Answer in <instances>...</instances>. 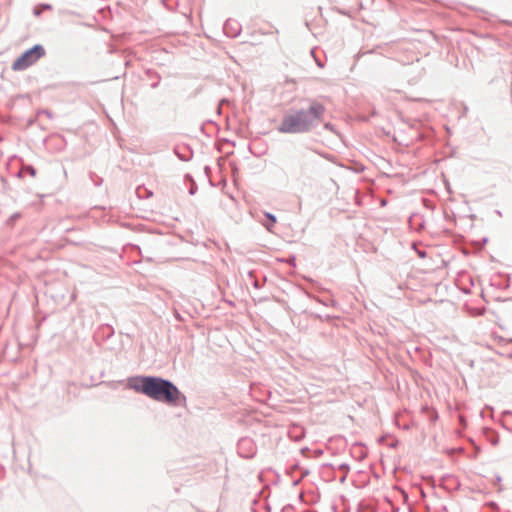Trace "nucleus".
<instances>
[{"mask_svg": "<svg viewBox=\"0 0 512 512\" xmlns=\"http://www.w3.org/2000/svg\"><path fill=\"white\" fill-rule=\"evenodd\" d=\"M325 106L319 102L310 104L308 110L290 111L283 116L278 130L283 134H301L312 129L325 113Z\"/></svg>", "mask_w": 512, "mask_h": 512, "instance_id": "f257e3e1", "label": "nucleus"}, {"mask_svg": "<svg viewBox=\"0 0 512 512\" xmlns=\"http://www.w3.org/2000/svg\"><path fill=\"white\" fill-rule=\"evenodd\" d=\"M138 390L151 399L166 402L168 405H178L181 398L185 399L175 384L159 377H142Z\"/></svg>", "mask_w": 512, "mask_h": 512, "instance_id": "f03ea898", "label": "nucleus"}, {"mask_svg": "<svg viewBox=\"0 0 512 512\" xmlns=\"http://www.w3.org/2000/svg\"><path fill=\"white\" fill-rule=\"evenodd\" d=\"M45 55V50L42 45L36 44L31 49L23 52L12 64L13 70H24L34 63L38 62L40 58Z\"/></svg>", "mask_w": 512, "mask_h": 512, "instance_id": "7ed1b4c3", "label": "nucleus"}, {"mask_svg": "<svg viewBox=\"0 0 512 512\" xmlns=\"http://www.w3.org/2000/svg\"><path fill=\"white\" fill-rule=\"evenodd\" d=\"M269 218L271 219V222H272V223H275V219H274V217L269 216Z\"/></svg>", "mask_w": 512, "mask_h": 512, "instance_id": "20e7f679", "label": "nucleus"}]
</instances>
